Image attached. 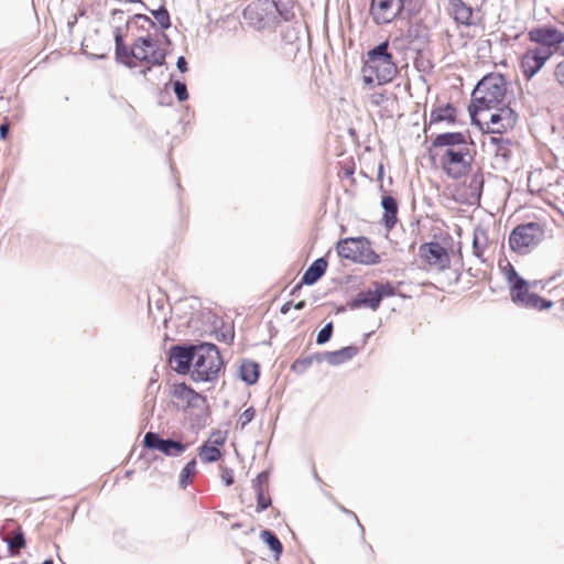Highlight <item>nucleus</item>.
<instances>
[{
  "instance_id": "f257e3e1",
  "label": "nucleus",
  "mask_w": 564,
  "mask_h": 564,
  "mask_svg": "<svg viewBox=\"0 0 564 564\" xmlns=\"http://www.w3.org/2000/svg\"><path fill=\"white\" fill-rule=\"evenodd\" d=\"M433 145L440 164L448 177L460 178L470 171L474 153L473 142L467 135L459 132L441 133L434 139Z\"/></svg>"
},
{
  "instance_id": "f03ea898",
  "label": "nucleus",
  "mask_w": 564,
  "mask_h": 564,
  "mask_svg": "<svg viewBox=\"0 0 564 564\" xmlns=\"http://www.w3.org/2000/svg\"><path fill=\"white\" fill-rule=\"evenodd\" d=\"M388 48L389 43L383 42L368 52L361 70L365 84L382 85L395 76L398 68Z\"/></svg>"
},
{
  "instance_id": "7ed1b4c3",
  "label": "nucleus",
  "mask_w": 564,
  "mask_h": 564,
  "mask_svg": "<svg viewBox=\"0 0 564 564\" xmlns=\"http://www.w3.org/2000/svg\"><path fill=\"white\" fill-rule=\"evenodd\" d=\"M506 91L507 84L502 75L489 74L485 76L473 91L471 105L469 106L470 116L506 104Z\"/></svg>"
},
{
  "instance_id": "20e7f679",
  "label": "nucleus",
  "mask_w": 564,
  "mask_h": 564,
  "mask_svg": "<svg viewBox=\"0 0 564 564\" xmlns=\"http://www.w3.org/2000/svg\"><path fill=\"white\" fill-rule=\"evenodd\" d=\"M192 378L195 381H213L217 378L223 360L217 347L213 344H203L194 349Z\"/></svg>"
},
{
  "instance_id": "39448f33",
  "label": "nucleus",
  "mask_w": 564,
  "mask_h": 564,
  "mask_svg": "<svg viewBox=\"0 0 564 564\" xmlns=\"http://www.w3.org/2000/svg\"><path fill=\"white\" fill-rule=\"evenodd\" d=\"M470 117L481 130L499 134L512 129L518 119L517 113L507 104L478 111Z\"/></svg>"
},
{
  "instance_id": "423d86ee",
  "label": "nucleus",
  "mask_w": 564,
  "mask_h": 564,
  "mask_svg": "<svg viewBox=\"0 0 564 564\" xmlns=\"http://www.w3.org/2000/svg\"><path fill=\"white\" fill-rule=\"evenodd\" d=\"M544 229L538 223L517 226L509 235V246L519 254H528L544 239Z\"/></svg>"
},
{
  "instance_id": "0eeeda50",
  "label": "nucleus",
  "mask_w": 564,
  "mask_h": 564,
  "mask_svg": "<svg viewBox=\"0 0 564 564\" xmlns=\"http://www.w3.org/2000/svg\"><path fill=\"white\" fill-rule=\"evenodd\" d=\"M278 17L289 20V13L281 11L274 0H253L243 10V18L257 28H267L278 22Z\"/></svg>"
},
{
  "instance_id": "6e6552de",
  "label": "nucleus",
  "mask_w": 564,
  "mask_h": 564,
  "mask_svg": "<svg viewBox=\"0 0 564 564\" xmlns=\"http://www.w3.org/2000/svg\"><path fill=\"white\" fill-rule=\"evenodd\" d=\"M337 253L340 258L362 264H376L379 256L375 253L369 241L364 238H346L337 243Z\"/></svg>"
},
{
  "instance_id": "1a4fd4ad",
  "label": "nucleus",
  "mask_w": 564,
  "mask_h": 564,
  "mask_svg": "<svg viewBox=\"0 0 564 564\" xmlns=\"http://www.w3.org/2000/svg\"><path fill=\"white\" fill-rule=\"evenodd\" d=\"M411 0H371L370 17L378 24H389L403 17Z\"/></svg>"
},
{
  "instance_id": "9d476101",
  "label": "nucleus",
  "mask_w": 564,
  "mask_h": 564,
  "mask_svg": "<svg viewBox=\"0 0 564 564\" xmlns=\"http://www.w3.org/2000/svg\"><path fill=\"white\" fill-rule=\"evenodd\" d=\"M528 36L531 42L536 44L535 47L545 52L549 57L557 52L564 43V32L551 25L532 28Z\"/></svg>"
},
{
  "instance_id": "9b49d317",
  "label": "nucleus",
  "mask_w": 564,
  "mask_h": 564,
  "mask_svg": "<svg viewBox=\"0 0 564 564\" xmlns=\"http://www.w3.org/2000/svg\"><path fill=\"white\" fill-rule=\"evenodd\" d=\"M131 56L134 61L144 62L149 65H162L165 62V53L159 48L151 36L139 37L131 47Z\"/></svg>"
},
{
  "instance_id": "f8f14e48",
  "label": "nucleus",
  "mask_w": 564,
  "mask_h": 564,
  "mask_svg": "<svg viewBox=\"0 0 564 564\" xmlns=\"http://www.w3.org/2000/svg\"><path fill=\"white\" fill-rule=\"evenodd\" d=\"M536 282L531 283L525 281L524 279L523 284L521 286H519L518 284H513V286L510 288V296L512 302L528 308H550L553 305L551 301L543 300L535 293H530L529 290L533 288Z\"/></svg>"
},
{
  "instance_id": "ddd939ff",
  "label": "nucleus",
  "mask_w": 564,
  "mask_h": 564,
  "mask_svg": "<svg viewBox=\"0 0 564 564\" xmlns=\"http://www.w3.org/2000/svg\"><path fill=\"white\" fill-rule=\"evenodd\" d=\"M419 256L432 270L442 271L448 268L451 263L446 249L437 242L422 245L419 248Z\"/></svg>"
},
{
  "instance_id": "4468645a",
  "label": "nucleus",
  "mask_w": 564,
  "mask_h": 564,
  "mask_svg": "<svg viewBox=\"0 0 564 564\" xmlns=\"http://www.w3.org/2000/svg\"><path fill=\"white\" fill-rule=\"evenodd\" d=\"M171 394L178 406L196 410L198 412L205 410V398L185 383L174 384L171 389Z\"/></svg>"
},
{
  "instance_id": "2eb2a0df",
  "label": "nucleus",
  "mask_w": 564,
  "mask_h": 564,
  "mask_svg": "<svg viewBox=\"0 0 564 564\" xmlns=\"http://www.w3.org/2000/svg\"><path fill=\"white\" fill-rule=\"evenodd\" d=\"M144 445L148 448L158 449L166 456H180L186 448V445L172 440H163L154 433H147L144 436Z\"/></svg>"
},
{
  "instance_id": "dca6fc26",
  "label": "nucleus",
  "mask_w": 564,
  "mask_h": 564,
  "mask_svg": "<svg viewBox=\"0 0 564 564\" xmlns=\"http://www.w3.org/2000/svg\"><path fill=\"white\" fill-rule=\"evenodd\" d=\"M550 57L538 47L528 48L521 58V69L524 76L532 78L546 63Z\"/></svg>"
},
{
  "instance_id": "f3484780",
  "label": "nucleus",
  "mask_w": 564,
  "mask_h": 564,
  "mask_svg": "<svg viewBox=\"0 0 564 564\" xmlns=\"http://www.w3.org/2000/svg\"><path fill=\"white\" fill-rule=\"evenodd\" d=\"M196 346H189V347H174L171 349L170 355V365L171 367L180 372V373H186L193 368V361L194 358V349Z\"/></svg>"
},
{
  "instance_id": "a211bd4d",
  "label": "nucleus",
  "mask_w": 564,
  "mask_h": 564,
  "mask_svg": "<svg viewBox=\"0 0 564 564\" xmlns=\"http://www.w3.org/2000/svg\"><path fill=\"white\" fill-rule=\"evenodd\" d=\"M268 484L269 475L267 471L260 473L252 484L258 502L257 511L259 512L267 509L271 503V499L265 495L269 486Z\"/></svg>"
},
{
  "instance_id": "6ab92c4d",
  "label": "nucleus",
  "mask_w": 564,
  "mask_h": 564,
  "mask_svg": "<svg viewBox=\"0 0 564 564\" xmlns=\"http://www.w3.org/2000/svg\"><path fill=\"white\" fill-rule=\"evenodd\" d=\"M358 354V349L354 346H347L339 350L327 351L321 355L322 360L327 361L329 365L338 366L346 361L351 360Z\"/></svg>"
},
{
  "instance_id": "aec40b11",
  "label": "nucleus",
  "mask_w": 564,
  "mask_h": 564,
  "mask_svg": "<svg viewBox=\"0 0 564 564\" xmlns=\"http://www.w3.org/2000/svg\"><path fill=\"white\" fill-rule=\"evenodd\" d=\"M326 268L327 261L324 258L316 259L304 272L302 283L307 285L314 284L325 273Z\"/></svg>"
},
{
  "instance_id": "412c9836",
  "label": "nucleus",
  "mask_w": 564,
  "mask_h": 564,
  "mask_svg": "<svg viewBox=\"0 0 564 564\" xmlns=\"http://www.w3.org/2000/svg\"><path fill=\"white\" fill-rule=\"evenodd\" d=\"M380 305V294L376 290H368L359 293L351 302L352 308L369 307L376 311Z\"/></svg>"
},
{
  "instance_id": "4be33fe9",
  "label": "nucleus",
  "mask_w": 564,
  "mask_h": 564,
  "mask_svg": "<svg viewBox=\"0 0 564 564\" xmlns=\"http://www.w3.org/2000/svg\"><path fill=\"white\" fill-rule=\"evenodd\" d=\"M115 42H116V57L119 62L123 63L128 67H135L137 64L133 62V57L131 56V50L129 51L123 45V36L121 33V29L117 28L115 31Z\"/></svg>"
},
{
  "instance_id": "5701e85b",
  "label": "nucleus",
  "mask_w": 564,
  "mask_h": 564,
  "mask_svg": "<svg viewBox=\"0 0 564 564\" xmlns=\"http://www.w3.org/2000/svg\"><path fill=\"white\" fill-rule=\"evenodd\" d=\"M382 208L384 209L383 220L388 228H392L397 223L398 206L397 202L391 196H383L381 200Z\"/></svg>"
},
{
  "instance_id": "b1692460",
  "label": "nucleus",
  "mask_w": 564,
  "mask_h": 564,
  "mask_svg": "<svg viewBox=\"0 0 564 564\" xmlns=\"http://www.w3.org/2000/svg\"><path fill=\"white\" fill-rule=\"evenodd\" d=\"M499 268L510 288H512L513 284H518L519 286L523 284V279L518 274L513 265L508 260L501 261L499 263Z\"/></svg>"
},
{
  "instance_id": "393cba45",
  "label": "nucleus",
  "mask_w": 564,
  "mask_h": 564,
  "mask_svg": "<svg viewBox=\"0 0 564 564\" xmlns=\"http://www.w3.org/2000/svg\"><path fill=\"white\" fill-rule=\"evenodd\" d=\"M241 379L248 384L254 383L259 378V367L253 361H245L240 367Z\"/></svg>"
},
{
  "instance_id": "a878e982",
  "label": "nucleus",
  "mask_w": 564,
  "mask_h": 564,
  "mask_svg": "<svg viewBox=\"0 0 564 564\" xmlns=\"http://www.w3.org/2000/svg\"><path fill=\"white\" fill-rule=\"evenodd\" d=\"M454 19L462 24L469 25L471 24V8L467 7L463 2H458L454 4Z\"/></svg>"
},
{
  "instance_id": "bb28decb",
  "label": "nucleus",
  "mask_w": 564,
  "mask_h": 564,
  "mask_svg": "<svg viewBox=\"0 0 564 564\" xmlns=\"http://www.w3.org/2000/svg\"><path fill=\"white\" fill-rule=\"evenodd\" d=\"M487 235L482 229H476L474 231L473 250L474 254L478 258L482 257L484 250L487 246Z\"/></svg>"
},
{
  "instance_id": "cd10ccee",
  "label": "nucleus",
  "mask_w": 564,
  "mask_h": 564,
  "mask_svg": "<svg viewBox=\"0 0 564 564\" xmlns=\"http://www.w3.org/2000/svg\"><path fill=\"white\" fill-rule=\"evenodd\" d=\"M199 457L205 463H213L219 459L220 451L218 447L206 443L199 451Z\"/></svg>"
},
{
  "instance_id": "c85d7f7f",
  "label": "nucleus",
  "mask_w": 564,
  "mask_h": 564,
  "mask_svg": "<svg viewBox=\"0 0 564 564\" xmlns=\"http://www.w3.org/2000/svg\"><path fill=\"white\" fill-rule=\"evenodd\" d=\"M261 539L268 544V546L279 556L282 553V544L279 539L268 530L261 532Z\"/></svg>"
},
{
  "instance_id": "c756f323",
  "label": "nucleus",
  "mask_w": 564,
  "mask_h": 564,
  "mask_svg": "<svg viewBox=\"0 0 564 564\" xmlns=\"http://www.w3.org/2000/svg\"><path fill=\"white\" fill-rule=\"evenodd\" d=\"M196 473V460L192 459L188 462L185 467L182 469L180 475V485L181 487L185 488L188 482L189 478Z\"/></svg>"
},
{
  "instance_id": "7c9ffc66",
  "label": "nucleus",
  "mask_w": 564,
  "mask_h": 564,
  "mask_svg": "<svg viewBox=\"0 0 564 564\" xmlns=\"http://www.w3.org/2000/svg\"><path fill=\"white\" fill-rule=\"evenodd\" d=\"M316 359V360H322L321 356H314V357H306V358H303V359H297L293 365H292V369L297 372V373H303L305 372L310 366L312 365L313 360Z\"/></svg>"
},
{
  "instance_id": "2f4dec72",
  "label": "nucleus",
  "mask_w": 564,
  "mask_h": 564,
  "mask_svg": "<svg viewBox=\"0 0 564 564\" xmlns=\"http://www.w3.org/2000/svg\"><path fill=\"white\" fill-rule=\"evenodd\" d=\"M153 15L156 20V22L163 28V29H167L170 28L171 23H170V15H169V12L161 8L156 11L153 12Z\"/></svg>"
},
{
  "instance_id": "473e14b6",
  "label": "nucleus",
  "mask_w": 564,
  "mask_h": 564,
  "mask_svg": "<svg viewBox=\"0 0 564 564\" xmlns=\"http://www.w3.org/2000/svg\"><path fill=\"white\" fill-rule=\"evenodd\" d=\"M226 437H227V434L225 432H223L220 430H216L209 435L207 443L213 446L218 447V446L224 445Z\"/></svg>"
},
{
  "instance_id": "72a5a7b5",
  "label": "nucleus",
  "mask_w": 564,
  "mask_h": 564,
  "mask_svg": "<svg viewBox=\"0 0 564 564\" xmlns=\"http://www.w3.org/2000/svg\"><path fill=\"white\" fill-rule=\"evenodd\" d=\"M332 333H333V325L329 323L327 325H325L317 334V338H316V341L317 344H325L326 341L329 340L330 336H332Z\"/></svg>"
},
{
  "instance_id": "f704fd0d",
  "label": "nucleus",
  "mask_w": 564,
  "mask_h": 564,
  "mask_svg": "<svg viewBox=\"0 0 564 564\" xmlns=\"http://www.w3.org/2000/svg\"><path fill=\"white\" fill-rule=\"evenodd\" d=\"M174 93L180 101H184L188 98L186 85L182 82L176 80L173 84Z\"/></svg>"
},
{
  "instance_id": "c9c22d12",
  "label": "nucleus",
  "mask_w": 564,
  "mask_h": 564,
  "mask_svg": "<svg viewBox=\"0 0 564 564\" xmlns=\"http://www.w3.org/2000/svg\"><path fill=\"white\" fill-rule=\"evenodd\" d=\"M376 292L380 294V301L384 296H391L393 295V288L389 284H376L375 288Z\"/></svg>"
},
{
  "instance_id": "e433bc0d",
  "label": "nucleus",
  "mask_w": 564,
  "mask_h": 564,
  "mask_svg": "<svg viewBox=\"0 0 564 564\" xmlns=\"http://www.w3.org/2000/svg\"><path fill=\"white\" fill-rule=\"evenodd\" d=\"M254 419V409H246L239 416V423H250Z\"/></svg>"
},
{
  "instance_id": "4c0bfd02",
  "label": "nucleus",
  "mask_w": 564,
  "mask_h": 564,
  "mask_svg": "<svg viewBox=\"0 0 564 564\" xmlns=\"http://www.w3.org/2000/svg\"><path fill=\"white\" fill-rule=\"evenodd\" d=\"M24 545V539H23V535L22 534H18L17 536H14L13 539L10 540L9 542V547L11 550H19L21 549L22 546Z\"/></svg>"
},
{
  "instance_id": "58836bf2",
  "label": "nucleus",
  "mask_w": 564,
  "mask_h": 564,
  "mask_svg": "<svg viewBox=\"0 0 564 564\" xmlns=\"http://www.w3.org/2000/svg\"><path fill=\"white\" fill-rule=\"evenodd\" d=\"M555 77L558 83L564 86V61L556 66Z\"/></svg>"
},
{
  "instance_id": "ea45409f",
  "label": "nucleus",
  "mask_w": 564,
  "mask_h": 564,
  "mask_svg": "<svg viewBox=\"0 0 564 564\" xmlns=\"http://www.w3.org/2000/svg\"><path fill=\"white\" fill-rule=\"evenodd\" d=\"M221 478L225 481L226 486H230L234 482V477L230 470L225 469L221 474Z\"/></svg>"
},
{
  "instance_id": "a19ab883",
  "label": "nucleus",
  "mask_w": 564,
  "mask_h": 564,
  "mask_svg": "<svg viewBox=\"0 0 564 564\" xmlns=\"http://www.w3.org/2000/svg\"><path fill=\"white\" fill-rule=\"evenodd\" d=\"M176 66H177V68H178L181 72H186V69H187V63H186V59H185L183 56H180V57L177 58Z\"/></svg>"
},
{
  "instance_id": "79ce46f5",
  "label": "nucleus",
  "mask_w": 564,
  "mask_h": 564,
  "mask_svg": "<svg viewBox=\"0 0 564 564\" xmlns=\"http://www.w3.org/2000/svg\"><path fill=\"white\" fill-rule=\"evenodd\" d=\"M8 131H9V126L6 123L1 124L0 126V138L6 139Z\"/></svg>"
},
{
  "instance_id": "37998d69",
  "label": "nucleus",
  "mask_w": 564,
  "mask_h": 564,
  "mask_svg": "<svg viewBox=\"0 0 564 564\" xmlns=\"http://www.w3.org/2000/svg\"><path fill=\"white\" fill-rule=\"evenodd\" d=\"M445 112H446V115H444V116H441V115H440V116H437V119H440V120L447 119V118L449 119V118H451V116H452L453 109L448 107V108L445 110Z\"/></svg>"
},
{
  "instance_id": "c03bdc74",
  "label": "nucleus",
  "mask_w": 564,
  "mask_h": 564,
  "mask_svg": "<svg viewBox=\"0 0 564 564\" xmlns=\"http://www.w3.org/2000/svg\"><path fill=\"white\" fill-rule=\"evenodd\" d=\"M292 303L288 302L281 307V313L286 314L291 310Z\"/></svg>"
},
{
  "instance_id": "a18cd8bd",
  "label": "nucleus",
  "mask_w": 564,
  "mask_h": 564,
  "mask_svg": "<svg viewBox=\"0 0 564 564\" xmlns=\"http://www.w3.org/2000/svg\"><path fill=\"white\" fill-rule=\"evenodd\" d=\"M382 98H383V96H382V95H373V96H372L371 101H372L373 104H376V105H379V104H380V101L382 100Z\"/></svg>"
},
{
  "instance_id": "49530a36",
  "label": "nucleus",
  "mask_w": 564,
  "mask_h": 564,
  "mask_svg": "<svg viewBox=\"0 0 564 564\" xmlns=\"http://www.w3.org/2000/svg\"><path fill=\"white\" fill-rule=\"evenodd\" d=\"M305 306V302L304 301H300L297 304H295V310H302L303 307Z\"/></svg>"
},
{
  "instance_id": "de8ad7c7",
  "label": "nucleus",
  "mask_w": 564,
  "mask_h": 564,
  "mask_svg": "<svg viewBox=\"0 0 564 564\" xmlns=\"http://www.w3.org/2000/svg\"><path fill=\"white\" fill-rule=\"evenodd\" d=\"M42 564H53L52 561H44Z\"/></svg>"
},
{
  "instance_id": "09e8293b",
  "label": "nucleus",
  "mask_w": 564,
  "mask_h": 564,
  "mask_svg": "<svg viewBox=\"0 0 564 564\" xmlns=\"http://www.w3.org/2000/svg\"><path fill=\"white\" fill-rule=\"evenodd\" d=\"M153 384H154V381L152 380V382L149 386V389H151L153 387Z\"/></svg>"
}]
</instances>
